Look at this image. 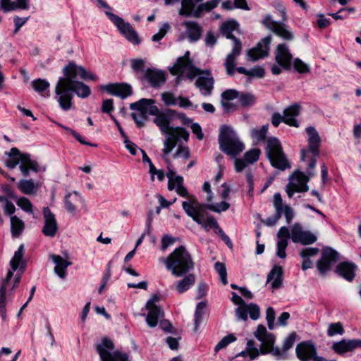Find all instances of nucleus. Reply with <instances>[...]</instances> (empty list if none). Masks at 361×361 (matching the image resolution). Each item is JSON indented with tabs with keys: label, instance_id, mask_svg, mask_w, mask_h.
<instances>
[{
	"label": "nucleus",
	"instance_id": "nucleus-30",
	"mask_svg": "<svg viewBox=\"0 0 361 361\" xmlns=\"http://www.w3.org/2000/svg\"><path fill=\"white\" fill-rule=\"evenodd\" d=\"M108 93L118 96L122 99L132 94L131 87L124 83L108 84L103 87Z\"/></svg>",
	"mask_w": 361,
	"mask_h": 361
},
{
	"label": "nucleus",
	"instance_id": "nucleus-37",
	"mask_svg": "<svg viewBox=\"0 0 361 361\" xmlns=\"http://www.w3.org/2000/svg\"><path fill=\"white\" fill-rule=\"evenodd\" d=\"M283 269L281 266H274L267 276V282L271 281V288L274 289L279 288L282 285L283 281Z\"/></svg>",
	"mask_w": 361,
	"mask_h": 361
},
{
	"label": "nucleus",
	"instance_id": "nucleus-50",
	"mask_svg": "<svg viewBox=\"0 0 361 361\" xmlns=\"http://www.w3.org/2000/svg\"><path fill=\"white\" fill-rule=\"evenodd\" d=\"M214 269L219 274L220 280L222 282V283L224 285H226L228 283V281L227 271L225 264L221 262H217L214 264Z\"/></svg>",
	"mask_w": 361,
	"mask_h": 361
},
{
	"label": "nucleus",
	"instance_id": "nucleus-33",
	"mask_svg": "<svg viewBox=\"0 0 361 361\" xmlns=\"http://www.w3.org/2000/svg\"><path fill=\"white\" fill-rule=\"evenodd\" d=\"M144 77L154 87H159L166 81L164 73L157 69L147 68Z\"/></svg>",
	"mask_w": 361,
	"mask_h": 361
},
{
	"label": "nucleus",
	"instance_id": "nucleus-10",
	"mask_svg": "<svg viewBox=\"0 0 361 361\" xmlns=\"http://www.w3.org/2000/svg\"><path fill=\"white\" fill-rule=\"evenodd\" d=\"M273 205L275 209V214L262 220V222L267 226H274L283 214L286 223L290 224L295 217L294 210L288 205L283 204V200L280 193H275L274 195Z\"/></svg>",
	"mask_w": 361,
	"mask_h": 361
},
{
	"label": "nucleus",
	"instance_id": "nucleus-34",
	"mask_svg": "<svg viewBox=\"0 0 361 361\" xmlns=\"http://www.w3.org/2000/svg\"><path fill=\"white\" fill-rule=\"evenodd\" d=\"M308 135V146L310 151L314 156L319 154V148L321 144V139L317 130L312 126L306 128Z\"/></svg>",
	"mask_w": 361,
	"mask_h": 361
},
{
	"label": "nucleus",
	"instance_id": "nucleus-32",
	"mask_svg": "<svg viewBox=\"0 0 361 361\" xmlns=\"http://www.w3.org/2000/svg\"><path fill=\"white\" fill-rule=\"evenodd\" d=\"M183 25L185 27L186 34L190 42H195L200 39L203 30L199 23L195 21H185Z\"/></svg>",
	"mask_w": 361,
	"mask_h": 361
},
{
	"label": "nucleus",
	"instance_id": "nucleus-19",
	"mask_svg": "<svg viewBox=\"0 0 361 361\" xmlns=\"http://www.w3.org/2000/svg\"><path fill=\"white\" fill-rule=\"evenodd\" d=\"M290 238L295 243L310 245L317 240V237L310 231H304L300 223H295L290 228Z\"/></svg>",
	"mask_w": 361,
	"mask_h": 361
},
{
	"label": "nucleus",
	"instance_id": "nucleus-14",
	"mask_svg": "<svg viewBox=\"0 0 361 361\" xmlns=\"http://www.w3.org/2000/svg\"><path fill=\"white\" fill-rule=\"evenodd\" d=\"M166 176L169 179L168 189L170 191L175 190L178 195L187 198V200L183 201L182 204L184 202L187 203L191 201L192 197L195 199L196 202H199L195 195L188 193L187 188L183 185V178L182 176L176 175L173 171L169 169L166 173Z\"/></svg>",
	"mask_w": 361,
	"mask_h": 361
},
{
	"label": "nucleus",
	"instance_id": "nucleus-5",
	"mask_svg": "<svg viewBox=\"0 0 361 361\" xmlns=\"http://www.w3.org/2000/svg\"><path fill=\"white\" fill-rule=\"evenodd\" d=\"M5 154L8 157V159L5 161L6 166L13 169L20 164V171L25 176L29 174L30 170L35 172H38L39 171H44L46 170L45 166L39 167L37 162L32 160L29 154L21 153L16 147L11 148Z\"/></svg>",
	"mask_w": 361,
	"mask_h": 361
},
{
	"label": "nucleus",
	"instance_id": "nucleus-18",
	"mask_svg": "<svg viewBox=\"0 0 361 361\" xmlns=\"http://www.w3.org/2000/svg\"><path fill=\"white\" fill-rule=\"evenodd\" d=\"M339 254L331 247H325L323 249L322 255L317 262V269L320 274H325L329 271L332 265L338 260Z\"/></svg>",
	"mask_w": 361,
	"mask_h": 361
},
{
	"label": "nucleus",
	"instance_id": "nucleus-48",
	"mask_svg": "<svg viewBox=\"0 0 361 361\" xmlns=\"http://www.w3.org/2000/svg\"><path fill=\"white\" fill-rule=\"evenodd\" d=\"M206 307V303L204 302H199L196 306L195 312V330L197 329V327L201 322L204 310Z\"/></svg>",
	"mask_w": 361,
	"mask_h": 361
},
{
	"label": "nucleus",
	"instance_id": "nucleus-35",
	"mask_svg": "<svg viewBox=\"0 0 361 361\" xmlns=\"http://www.w3.org/2000/svg\"><path fill=\"white\" fill-rule=\"evenodd\" d=\"M28 7L29 0H0V8L5 13L18 9L26 10Z\"/></svg>",
	"mask_w": 361,
	"mask_h": 361
},
{
	"label": "nucleus",
	"instance_id": "nucleus-41",
	"mask_svg": "<svg viewBox=\"0 0 361 361\" xmlns=\"http://www.w3.org/2000/svg\"><path fill=\"white\" fill-rule=\"evenodd\" d=\"M18 188L25 195L35 193L39 188V185L35 183L32 179H22L18 183Z\"/></svg>",
	"mask_w": 361,
	"mask_h": 361
},
{
	"label": "nucleus",
	"instance_id": "nucleus-44",
	"mask_svg": "<svg viewBox=\"0 0 361 361\" xmlns=\"http://www.w3.org/2000/svg\"><path fill=\"white\" fill-rule=\"evenodd\" d=\"M254 334L256 338L261 342V347H263L267 343V341L269 338V336H274L273 334L267 332L265 326L263 325H259Z\"/></svg>",
	"mask_w": 361,
	"mask_h": 361
},
{
	"label": "nucleus",
	"instance_id": "nucleus-15",
	"mask_svg": "<svg viewBox=\"0 0 361 361\" xmlns=\"http://www.w3.org/2000/svg\"><path fill=\"white\" fill-rule=\"evenodd\" d=\"M297 357L300 361H336L334 360H328L323 357L317 355V348L311 341L300 343L295 348Z\"/></svg>",
	"mask_w": 361,
	"mask_h": 361
},
{
	"label": "nucleus",
	"instance_id": "nucleus-7",
	"mask_svg": "<svg viewBox=\"0 0 361 361\" xmlns=\"http://www.w3.org/2000/svg\"><path fill=\"white\" fill-rule=\"evenodd\" d=\"M219 143L220 149L232 157H235L245 149L233 129L226 126L221 128Z\"/></svg>",
	"mask_w": 361,
	"mask_h": 361
},
{
	"label": "nucleus",
	"instance_id": "nucleus-11",
	"mask_svg": "<svg viewBox=\"0 0 361 361\" xmlns=\"http://www.w3.org/2000/svg\"><path fill=\"white\" fill-rule=\"evenodd\" d=\"M165 135L162 152L164 154L163 158L168 161L167 156L172 152L176 145H181L182 140L185 142H188L189 132L182 127L172 126Z\"/></svg>",
	"mask_w": 361,
	"mask_h": 361
},
{
	"label": "nucleus",
	"instance_id": "nucleus-4",
	"mask_svg": "<svg viewBox=\"0 0 361 361\" xmlns=\"http://www.w3.org/2000/svg\"><path fill=\"white\" fill-rule=\"evenodd\" d=\"M167 270L176 277H180L192 271L195 262L185 246L176 248L166 258L163 259Z\"/></svg>",
	"mask_w": 361,
	"mask_h": 361
},
{
	"label": "nucleus",
	"instance_id": "nucleus-29",
	"mask_svg": "<svg viewBox=\"0 0 361 361\" xmlns=\"http://www.w3.org/2000/svg\"><path fill=\"white\" fill-rule=\"evenodd\" d=\"M50 258L55 264L54 273L61 279L66 277L67 269L72 264V262L64 259L63 257L56 255H51Z\"/></svg>",
	"mask_w": 361,
	"mask_h": 361
},
{
	"label": "nucleus",
	"instance_id": "nucleus-46",
	"mask_svg": "<svg viewBox=\"0 0 361 361\" xmlns=\"http://www.w3.org/2000/svg\"><path fill=\"white\" fill-rule=\"evenodd\" d=\"M32 86L35 92L42 94L49 89L50 83L44 79L38 78L32 80Z\"/></svg>",
	"mask_w": 361,
	"mask_h": 361
},
{
	"label": "nucleus",
	"instance_id": "nucleus-40",
	"mask_svg": "<svg viewBox=\"0 0 361 361\" xmlns=\"http://www.w3.org/2000/svg\"><path fill=\"white\" fill-rule=\"evenodd\" d=\"M195 276L189 274L185 276L182 279L179 280L176 283V290L179 293H183L189 290L195 283Z\"/></svg>",
	"mask_w": 361,
	"mask_h": 361
},
{
	"label": "nucleus",
	"instance_id": "nucleus-6",
	"mask_svg": "<svg viewBox=\"0 0 361 361\" xmlns=\"http://www.w3.org/2000/svg\"><path fill=\"white\" fill-rule=\"evenodd\" d=\"M183 209L188 216L205 230L208 231L212 228L216 230L219 227L215 218L204 213V209H207L204 204L196 202L193 197L189 202L183 204Z\"/></svg>",
	"mask_w": 361,
	"mask_h": 361
},
{
	"label": "nucleus",
	"instance_id": "nucleus-61",
	"mask_svg": "<svg viewBox=\"0 0 361 361\" xmlns=\"http://www.w3.org/2000/svg\"><path fill=\"white\" fill-rule=\"evenodd\" d=\"M6 295H4L3 289L0 294V314L3 321L6 320Z\"/></svg>",
	"mask_w": 361,
	"mask_h": 361
},
{
	"label": "nucleus",
	"instance_id": "nucleus-59",
	"mask_svg": "<svg viewBox=\"0 0 361 361\" xmlns=\"http://www.w3.org/2000/svg\"><path fill=\"white\" fill-rule=\"evenodd\" d=\"M190 153L188 147L179 145L173 154L174 158L183 157L185 159L190 158Z\"/></svg>",
	"mask_w": 361,
	"mask_h": 361
},
{
	"label": "nucleus",
	"instance_id": "nucleus-12",
	"mask_svg": "<svg viewBox=\"0 0 361 361\" xmlns=\"http://www.w3.org/2000/svg\"><path fill=\"white\" fill-rule=\"evenodd\" d=\"M114 344L111 340L102 339L101 343L97 347L101 361H129L126 354L114 351Z\"/></svg>",
	"mask_w": 361,
	"mask_h": 361
},
{
	"label": "nucleus",
	"instance_id": "nucleus-60",
	"mask_svg": "<svg viewBox=\"0 0 361 361\" xmlns=\"http://www.w3.org/2000/svg\"><path fill=\"white\" fill-rule=\"evenodd\" d=\"M266 319L267 321V325H268L269 329L272 330L274 327L275 311L271 307H269L267 309Z\"/></svg>",
	"mask_w": 361,
	"mask_h": 361
},
{
	"label": "nucleus",
	"instance_id": "nucleus-57",
	"mask_svg": "<svg viewBox=\"0 0 361 361\" xmlns=\"http://www.w3.org/2000/svg\"><path fill=\"white\" fill-rule=\"evenodd\" d=\"M255 102V97L251 94H243L239 97V102L243 107L250 106Z\"/></svg>",
	"mask_w": 361,
	"mask_h": 361
},
{
	"label": "nucleus",
	"instance_id": "nucleus-23",
	"mask_svg": "<svg viewBox=\"0 0 361 361\" xmlns=\"http://www.w3.org/2000/svg\"><path fill=\"white\" fill-rule=\"evenodd\" d=\"M293 59L292 54L288 46L285 44H279L275 51V60L277 63L284 69H289Z\"/></svg>",
	"mask_w": 361,
	"mask_h": 361
},
{
	"label": "nucleus",
	"instance_id": "nucleus-17",
	"mask_svg": "<svg viewBox=\"0 0 361 361\" xmlns=\"http://www.w3.org/2000/svg\"><path fill=\"white\" fill-rule=\"evenodd\" d=\"M159 300V298L154 295L146 303V308L148 310L146 322L151 328L155 327L157 325L159 319L164 317V312L161 307L156 305Z\"/></svg>",
	"mask_w": 361,
	"mask_h": 361
},
{
	"label": "nucleus",
	"instance_id": "nucleus-54",
	"mask_svg": "<svg viewBox=\"0 0 361 361\" xmlns=\"http://www.w3.org/2000/svg\"><path fill=\"white\" fill-rule=\"evenodd\" d=\"M57 125L59 126L60 127H61L63 129L66 130V131L69 132L80 143H81L82 145H89V146H93V147L97 146L96 144H92L89 142H86L82 138V137L78 133H77L75 130H74L67 126H65L62 124L58 123H57Z\"/></svg>",
	"mask_w": 361,
	"mask_h": 361
},
{
	"label": "nucleus",
	"instance_id": "nucleus-58",
	"mask_svg": "<svg viewBox=\"0 0 361 361\" xmlns=\"http://www.w3.org/2000/svg\"><path fill=\"white\" fill-rule=\"evenodd\" d=\"M131 68L135 73L144 71L145 61L142 59H133L130 60Z\"/></svg>",
	"mask_w": 361,
	"mask_h": 361
},
{
	"label": "nucleus",
	"instance_id": "nucleus-42",
	"mask_svg": "<svg viewBox=\"0 0 361 361\" xmlns=\"http://www.w3.org/2000/svg\"><path fill=\"white\" fill-rule=\"evenodd\" d=\"M11 232L13 238L19 237L25 228L24 222L16 216H12L10 219Z\"/></svg>",
	"mask_w": 361,
	"mask_h": 361
},
{
	"label": "nucleus",
	"instance_id": "nucleus-39",
	"mask_svg": "<svg viewBox=\"0 0 361 361\" xmlns=\"http://www.w3.org/2000/svg\"><path fill=\"white\" fill-rule=\"evenodd\" d=\"M269 338L267 341V343L263 347H261V354L265 355L271 353L273 356L276 357L277 360H281L283 355L286 353L283 352L279 347H274L275 343V336H269Z\"/></svg>",
	"mask_w": 361,
	"mask_h": 361
},
{
	"label": "nucleus",
	"instance_id": "nucleus-51",
	"mask_svg": "<svg viewBox=\"0 0 361 361\" xmlns=\"http://www.w3.org/2000/svg\"><path fill=\"white\" fill-rule=\"evenodd\" d=\"M293 67L299 73L304 74L310 71V66L298 58L293 60Z\"/></svg>",
	"mask_w": 361,
	"mask_h": 361
},
{
	"label": "nucleus",
	"instance_id": "nucleus-45",
	"mask_svg": "<svg viewBox=\"0 0 361 361\" xmlns=\"http://www.w3.org/2000/svg\"><path fill=\"white\" fill-rule=\"evenodd\" d=\"M269 129V125H264L259 128H253L250 132L252 138L256 142L265 140Z\"/></svg>",
	"mask_w": 361,
	"mask_h": 361
},
{
	"label": "nucleus",
	"instance_id": "nucleus-36",
	"mask_svg": "<svg viewBox=\"0 0 361 361\" xmlns=\"http://www.w3.org/2000/svg\"><path fill=\"white\" fill-rule=\"evenodd\" d=\"M357 266L351 262H343L338 264L336 272L348 281H351L355 277Z\"/></svg>",
	"mask_w": 361,
	"mask_h": 361
},
{
	"label": "nucleus",
	"instance_id": "nucleus-13",
	"mask_svg": "<svg viewBox=\"0 0 361 361\" xmlns=\"http://www.w3.org/2000/svg\"><path fill=\"white\" fill-rule=\"evenodd\" d=\"M109 20L116 26L125 38L134 45H138L141 42L137 32L129 23H126L123 18L115 14H109Z\"/></svg>",
	"mask_w": 361,
	"mask_h": 361
},
{
	"label": "nucleus",
	"instance_id": "nucleus-43",
	"mask_svg": "<svg viewBox=\"0 0 361 361\" xmlns=\"http://www.w3.org/2000/svg\"><path fill=\"white\" fill-rule=\"evenodd\" d=\"M238 24L235 20H229L222 24L221 27V32L224 36L227 39H232L235 37L233 32L238 30Z\"/></svg>",
	"mask_w": 361,
	"mask_h": 361
},
{
	"label": "nucleus",
	"instance_id": "nucleus-27",
	"mask_svg": "<svg viewBox=\"0 0 361 361\" xmlns=\"http://www.w3.org/2000/svg\"><path fill=\"white\" fill-rule=\"evenodd\" d=\"M276 235L279 239L277 243L276 255L281 259H284L286 257V249L288 246L290 231L286 226H282L279 230Z\"/></svg>",
	"mask_w": 361,
	"mask_h": 361
},
{
	"label": "nucleus",
	"instance_id": "nucleus-63",
	"mask_svg": "<svg viewBox=\"0 0 361 361\" xmlns=\"http://www.w3.org/2000/svg\"><path fill=\"white\" fill-rule=\"evenodd\" d=\"M161 99L167 106H173L177 103V99L174 97L173 94L170 92H164L161 94Z\"/></svg>",
	"mask_w": 361,
	"mask_h": 361
},
{
	"label": "nucleus",
	"instance_id": "nucleus-31",
	"mask_svg": "<svg viewBox=\"0 0 361 361\" xmlns=\"http://www.w3.org/2000/svg\"><path fill=\"white\" fill-rule=\"evenodd\" d=\"M300 106L298 104H292L283 110L284 123L290 126L298 128L299 123L296 117L300 114Z\"/></svg>",
	"mask_w": 361,
	"mask_h": 361
},
{
	"label": "nucleus",
	"instance_id": "nucleus-38",
	"mask_svg": "<svg viewBox=\"0 0 361 361\" xmlns=\"http://www.w3.org/2000/svg\"><path fill=\"white\" fill-rule=\"evenodd\" d=\"M83 201L78 192L74 191L73 193H68L64 199L66 209L69 213L75 214L77 204L80 202H83Z\"/></svg>",
	"mask_w": 361,
	"mask_h": 361
},
{
	"label": "nucleus",
	"instance_id": "nucleus-28",
	"mask_svg": "<svg viewBox=\"0 0 361 361\" xmlns=\"http://www.w3.org/2000/svg\"><path fill=\"white\" fill-rule=\"evenodd\" d=\"M361 346V340L343 339L338 342H336L332 345V349L339 355H343L347 352L353 350L354 349Z\"/></svg>",
	"mask_w": 361,
	"mask_h": 361
},
{
	"label": "nucleus",
	"instance_id": "nucleus-52",
	"mask_svg": "<svg viewBox=\"0 0 361 361\" xmlns=\"http://www.w3.org/2000/svg\"><path fill=\"white\" fill-rule=\"evenodd\" d=\"M247 355H249L250 360L256 359L259 354H261V348L258 349L255 346V341L250 340L247 342L246 346Z\"/></svg>",
	"mask_w": 361,
	"mask_h": 361
},
{
	"label": "nucleus",
	"instance_id": "nucleus-47",
	"mask_svg": "<svg viewBox=\"0 0 361 361\" xmlns=\"http://www.w3.org/2000/svg\"><path fill=\"white\" fill-rule=\"evenodd\" d=\"M344 333V329L342 324L339 322L331 323L329 324L327 329V335L329 336H334L337 334L342 335Z\"/></svg>",
	"mask_w": 361,
	"mask_h": 361
},
{
	"label": "nucleus",
	"instance_id": "nucleus-62",
	"mask_svg": "<svg viewBox=\"0 0 361 361\" xmlns=\"http://www.w3.org/2000/svg\"><path fill=\"white\" fill-rule=\"evenodd\" d=\"M319 252V250L317 247H308L303 249L300 252V255L302 259L309 258L314 257Z\"/></svg>",
	"mask_w": 361,
	"mask_h": 361
},
{
	"label": "nucleus",
	"instance_id": "nucleus-3",
	"mask_svg": "<svg viewBox=\"0 0 361 361\" xmlns=\"http://www.w3.org/2000/svg\"><path fill=\"white\" fill-rule=\"evenodd\" d=\"M190 51H187L184 56L179 57L176 63L169 70L172 75L180 74L192 80L198 75L195 85L203 96H209L214 89V80L209 70H201L196 68L190 59Z\"/></svg>",
	"mask_w": 361,
	"mask_h": 361
},
{
	"label": "nucleus",
	"instance_id": "nucleus-9",
	"mask_svg": "<svg viewBox=\"0 0 361 361\" xmlns=\"http://www.w3.org/2000/svg\"><path fill=\"white\" fill-rule=\"evenodd\" d=\"M203 0H182L181 8L178 11L180 16L200 18L202 13L209 12L216 8L220 0H209L205 3L197 5Z\"/></svg>",
	"mask_w": 361,
	"mask_h": 361
},
{
	"label": "nucleus",
	"instance_id": "nucleus-16",
	"mask_svg": "<svg viewBox=\"0 0 361 361\" xmlns=\"http://www.w3.org/2000/svg\"><path fill=\"white\" fill-rule=\"evenodd\" d=\"M262 23L267 29L284 40L291 41L294 39V34L288 26L283 23L274 20L270 15H267L264 18Z\"/></svg>",
	"mask_w": 361,
	"mask_h": 361
},
{
	"label": "nucleus",
	"instance_id": "nucleus-1",
	"mask_svg": "<svg viewBox=\"0 0 361 361\" xmlns=\"http://www.w3.org/2000/svg\"><path fill=\"white\" fill-rule=\"evenodd\" d=\"M62 73L63 76L59 78L55 85V94L59 106L63 111H68L73 105L74 93L82 99L88 97L91 94L90 87L77 79L97 80V77L73 61L64 66Z\"/></svg>",
	"mask_w": 361,
	"mask_h": 361
},
{
	"label": "nucleus",
	"instance_id": "nucleus-49",
	"mask_svg": "<svg viewBox=\"0 0 361 361\" xmlns=\"http://www.w3.org/2000/svg\"><path fill=\"white\" fill-rule=\"evenodd\" d=\"M204 206L206 207L207 209L212 211V212H225L226 211L229 207H230V204L228 203L227 202H225V201H222L219 203H217L216 204H204Z\"/></svg>",
	"mask_w": 361,
	"mask_h": 361
},
{
	"label": "nucleus",
	"instance_id": "nucleus-2",
	"mask_svg": "<svg viewBox=\"0 0 361 361\" xmlns=\"http://www.w3.org/2000/svg\"><path fill=\"white\" fill-rule=\"evenodd\" d=\"M154 103V99L145 98L131 103L130 109L135 111L131 116L138 128L144 126L148 115L155 116L154 123L159 128L162 134L165 135L172 127L170 123L175 117L176 111L172 109L159 111Z\"/></svg>",
	"mask_w": 361,
	"mask_h": 361
},
{
	"label": "nucleus",
	"instance_id": "nucleus-64",
	"mask_svg": "<svg viewBox=\"0 0 361 361\" xmlns=\"http://www.w3.org/2000/svg\"><path fill=\"white\" fill-rule=\"evenodd\" d=\"M264 70L262 67L257 66L249 70V75L253 78H262L264 76Z\"/></svg>",
	"mask_w": 361,
	"mask_h": 361
},
{
	"label": "nucleus",
	"instance_id": "nucleus-20",
	"mask_svg": "<svg viewBox=\"0 0 361 361\" xmlns=\"http://www.w3.org/2000/svg\"><path fill=\"white\" fill-rule=\"evenodd\" d=\"M232 40L233 47L231 51L227 54L224 63L226 73L228 75H233L235 73V68L236 66V59L242 51V42L240 39L233 37Z\"/></svg>",
	"mask_w": 361,
	"mask_h": 361
},
{
	"label": "nucleus",
	"instance_id": "nucleus-8",
	"mask_svg": "<svg viewBox=\"0 0 361 361\" xmlns=\"http://www.w3.org/2000/svg\"><path fill=\"white\" fill-rule=\"evenodd\" d=\"M265 152L271 165L281 171L290 168L280 141L275 137L268 138Z\"/></svg>",
	"mask_w": 361,
	"mask_h": 361
},
{
	"label": "nucleus",
	"instance_id": "nucleus-25",
	"mask_svg": "<svg viewBox=\"0 0 361 361\" xmlns=\"http://www.w3.org/2000/svg\"><path fill=\"white\" fill-rule=\"evenodd\" d=\"M247 314L252 319L257 320L260 314L259 307L255 303H250L235 309V314L238 320L246 321Z\"/></svg>",
	"mask_w": 361,
	"mask_h": 361
},
{
	"label": "nucleus",
	"instance_id": "nucleus-56",
	"mask_svg": "<svg viewBox=\"0 0 361 361\" xmlns=\"http://www.w3.org/2000/svg\"><path fill=\"white\" fill-rule=\"evenodd\" d=\"M169 29L170 25L168 23H163L159 27V32L152 36V40L154 42L161 40L166 35Z\"/></svg>",
	"mask_w": 361,
	"mask_h": 361
},
{
	"label": "nucleus",
	"instance_id": "nucleus-22",
	"mask_svg": "<svg viewBox=\"0 0 361 361\" xmlns=\"http://www.w3.org/2000/svg\"><path fill=\"white\" fill-rule=\"evenodd\" d=\"M42 214L44 218V226L42 232L47 237L54 238L59 231V225L56 216L51 212L49 207H44L42 209Z\"/></svg>",
	"mask_w": 361,
	"mask_h": 361
},
{
	"label": "nucleus",
	"instance_id": "nucleus-53",
	"mask_svg": "<svg viewBox=\"0 0 361 361\" xmlns=\"http://www.w3.org/2000/svg\"><path fill=\"white\" fill-rule=\"evenodd\" d=\"M236 341V338L233 334H229L226 336H224L215 346L214 350L216 352L219 351L220 350L225 348L230 343Z\"/></svg>",
	"mask_w": 361,
	"mask_h": 361
},
{
	"label": "nucleus",
	"instance_id": "nucleus-24",
	"mask_svg": "<svg viewBox=\"0 0 361 361\" xmlns=\"http://www.w3.org/2000/svg\"><path fill=\"white\" fill-rule=\"evenodd\" d=\"M261 151L259 149L254 148L247 151L243 157V159L235 158V169L237 172L242 171L247 164H252L256 162L259 157Z\"/></svg>",
	"mask_w": 361,
	"mask_h": 361
},
{
	"label": "nucleus",
	"instance_id": "nucleus-55",
	"mask_svg": "<svg viewBox=\"0 0 361 361\" xmlns=\"http://www.w3.org/2000/svg\"><path fill=\"white\" fill-rule=\"evenodd\" d=\"M16 204L23 210L28 213H32V204L31 202L26 197H22L16 199Z\"/></svg>",
	"mask_w": 361,
	"mask_h": 361
},
{
	"label": "nucleus",
	"instance_id": "nucleus-26",
	"mask_svg": "<svg viewBox=\"0 0 361 361\" xmlns=\"http://www.w3.org/2000/svg\"><path fill=\"white\" fill-rule=\"evenodd\" d=\"M309 180V176L302 172L298 171L293 173L288 184L293 188L297 192H304L309 190V186L307 185Z\"/></svg>",
	"mask_w": 361,
	"mask_h": 361
},
{
	"label": "nucleus",
	"instance_id": "nucleus-21",
	"mask_svg": "<svg viewBox=\"0 0 361 361\" xmlns=\"http://www.w3.org/2000/svg\"><path fill=\"white\" fill-rule=\"evenodd\" d=\"M271 42V37L267 36L261 39L256 47L247 50V59L251 61H256L268 56L269 45Z\"/></svg>",
	"mask_w": 361,
	"mask_h": 361
}]
</instances>
